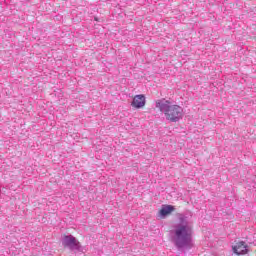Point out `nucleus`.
<instances>
[{"label":"nucleus","instance_id":"nucleus-3","mask_svg":"<svg viewBox=\"0 0 256 256\" xmlns=\"http://www.w3.org/2000/svg\"><path fill=\"white\" fill-rule=\"evenodd\" d=\"M232 250L235 255H247L249 253V245L244 241H239L232 246Z\"/></svg>","mask_w":256,"mask_h":256},{"label":"nucleus","instance_id":"nucleus-4","mask_svg":"<svg viewBox=\"0 0 256 256\" xmlns=\"http://www.w3.org/2000/svg\"><path fill=\"white\" fill-rule=\"evenodd\" d=\"M64 247H69L70 249H79V241L71 235L65 236L63 240Z\"/></svg>","mask_w":256,"mask_h":256},{"label":"nucleus","instance_id":"nucleus-6","mask_svg":"<svg viewBox=\"0 0 256 256\" xmlns=\"http://www.w3.org/2000/svg\"><path fill=\"white\" fill-rule=\"evenodd\" d=\"M172 211H175V207L171 205H163L161 209L159 210V215L161 219H165L167 215H171Z\"/></svg>","mask_w":256,"mask_h":256},{"label":"nucleus","instance_id":"nucleus-1","mask_svg":"<svg viewBox=\"0 0 256 256\" xmlns=\"http://www.w3.org/2000/svg\"><path fill=\"white\" fill-rule=\"evenodd\" d=\"M173 241L179 249L191 247L193 243V230L187 223L178 224L173 230Z\"/></svg>","mask_w":256,"mask_h":256},{"label":"nucleus","instance_id":"nucleus-2","mask_svg":"<svg viewBox=\"0 0 256 256\" xmlns=\"http://www.w3.org/2000/svg\"><path fill=\"white\" fill-rule=\"evenodd\" d=\"M156 107L164 113L166 119L172 123H177L183 119V108L177 104L171 103L169 100H157Z\"/></svg>","mask_w":256,"mask_h":256},{"label":"nucleus","instance_id":"nucleus-5","mask_svg":"<svg viewBox=\"0 0 256 256\" xmlns=\"http://www.w3.org/2000/svg\"><path fill=\"white\" fill-rule=\"evenodd\" d=\"M145 95L140 94V95H136L133 98V101L131 103L132 107H134L135 109H143V107H145Z\"/></svg>","mask_w":256,"mask_h":256}]
</instances>
